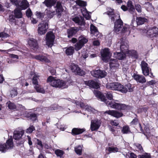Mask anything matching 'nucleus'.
I'll list each match as a JSON object with an SVG mask.
<instances>
[{
	"mask_svg": "<svg viewBox=\"0 0 158 158\" xmlns=\"http://www.w3.org/2000/svg\"><path fill=\"white\" fill-rule=\"evenodd\" d=\"M94 93L96 97L100 99L102 101L106 103L108 106L112 108L119 110H125L127 108L126 106L124 104L117 103L114 101H107L105 96L102 94L100 91L94 89Z\"/></svg>",
	"mask_w": 158,
	"mask_h": 158,
	"instance_id": "1",
	"label": "nucleus"
},
{
	"mask_svg": "<svg viewBox=\"0 0 158 158\" xmlns=\"http://www.w3.org/2000/svg\"><path fill=\"white\" fill-rule=\"evenodd\" d=\"M105 13L111 16L112 20L114 21L116 19L114 23V31L117 33H119L121 31L122 27L123 26V22L120 18V16L118 14H114L113 10L111 8H108V11Z\"/></svg>",
	"mask_w": 158,
	"mask_h": 158,
	"instance_id": "2",
	"label": "nucleus"
},
{
	"mask_svg": "<svg viewBox=\"0 0 158 158\" xmlns=\"http://www.w3.org/2000/svg\"><path fill=\"white\" fill-rule=\"evenodd\" d=\"M106 88L113 90L119 91L122 93H126L127 90L123 88V86L118 82L108 83L106 85Z\"/></svg>",
	"mask_w": 158,
	"mask_h": 158,
	"instance_id": "3",
	"label": "nucleus"
},
{
	"mask_svg": "<svg viewBox=\"0 0 158 158\" xmlns=\"http://www.w3.org/2000/svg\"><path fill=\"white\" fill-rule=\"evenodd\" d=\"M123 38L121 39L114 46V48L116 50L117 48H120L121 52L126 54L128 51V46L127 42L123 40Z\"/></svg>",
	"mask_w": 158,
	"mask_h": 158,
	"instance_id": "4",
	"label": "nucleus"
},
{
	"mask_svg": "<svg viewBox=\"0 0 158 158\" xmlns=\"http://www.w3.org/2000/svg\"><path fill=\"white\" fill-rule=\"evenodd\" d=\"M143 32L145 33L146 35L150 38L158 37V28L156 27H150L147 30H143Z\"/></svg>",
	"mask_w": 158,
	"mask_h": 158,
	"instance_id": "5",
	"label": "nucleus"
},
{
	"mask_svg": "<svg viewBox=\"0 0 158 158\" xmlns=\"http://www.w3.org/2000/svg\"><path fill=\"white\" fill-rule=\"evenodd\" d=\"M48 28V23L47 21H44L38 26V32L39 34L42 35L45 34Z\"/></svg>",
	"mask_w": 158,
	"mask_h": 158,
	"instance_id": "6",
	"label": "nucleus"
},
{
	"mask_svg": "<svg viewBox=\"0 0 158 158\" xmlns=\"http://www.w3.org/2000/svg\"><path fill=\"white\" fill-rule=\"evenodd\" d=\"M101 54L102 60L106 63L108 61L111 56V53L108 48H105L102 50Z\"/></svg>",
	"mask_w": 158,
	"mask_h": 158,
	"instance_id": "7",
	"label": "nucleus"
},
{
	"mask_svg": "<svg viewBox=\"0 0 158 158\" xmlns=\"http://www.w3.org/2000/svg\"><path fill=\"white\" fill-rule=\"evenodd\" d=\"M55 36L52 31L48 32L46 35V44L48 47H51L53 45Z\"/></svg>",
	"mask_w": 158,
	"mask_h": 158,
	"instance_id": "8",
	"label": "nucleus"
},
{
	"mask_svg": "<svg viewBox=\"0 0 158 158\" xmlns=\"http://www.w3.org/2000/svg\"><path fill=\"white\" fill-rule=\"evenodd\" d=\"M140 65L142 73L144 76H148L149 74V72L151 71V69L148 66V64L144 61H142Z\"/></svg>",
	"mask_w": 158,
	"mask_h": 158,
	"instance_id": "9",
	"label": "nucleus"
},
{
	"mask_svg": "<svg viewBox=\"0 0 158 158\" xmlns=\"http://www.w3.org/2000/svg\"><path fill=\"white\" fill-rule=\"evenodd\" d=\"M47 81L53 87L59 88L60 79H56L50 76L48 78Z\"/></svg>",
	"mask_w": 158,
	"mask_h": 158,
	"instance_id": "10",
	"label": "nucleus"
},
{
	"mask_svg": "<svg viewBox=\"0 0 158 158\" xmlns=\"http://www.w3.org/2000/svg\"><path fill=\"white\" fill-rule=\"evenodd\" d=\"M73 102H74V103L77 106H79L81 108H84L86 110L89 112H94L95 110L94 108H92L91 107L89 106L88 105H86L85 106L84 104L79 101H73Z\"/></svg>",
	"mask_w": 158,
	"mask_h": 158,
	"instance_id": "11",
	"label": "nucleus"
},
{
	"mask_svg": "<svg viewBox=\"0 0 158 158\" xmlns=\"http://www.w3.org/2000/svg\"><path fill=\"white\" fill-rule=\"evenodd\" d=\"M71 68L73 72L78 75L82 76L85 74L84 72L81 70L77 65L74 64H72Z\"/></svg>",
	"mask_w": 158,
	"mask_h": 158,
	"instance_id": "12",
	"label": "nucleus"
},
{
	"mask_svg": "<svg viewBox=\"0 0 158 158\" xmlns=\"http://www.w3.org/2000/svg\"><path fill=\"white\" fill-rule=\"evenodd\" d=\"M101 124L100 120L98 119L92 120L91 122L90 129L92 131H96L100 127Z\"/></svg>",
	"mask_w": 158,
	"mask_h": 158,
	"instance_id": "13",
	"label": "nucleus"
},
{
	"mask_svg": "<svg viewBox=\"0 0 158 158\" xmlns=\"http://www.w3.org/2000/svg\"><path fill=\"white\" fill-rule=\"evenodd\" d=\"M104 114H107L115 117L118 118L123 116L122 113L114 110H109L106 111Z\"/></svg>",
	"mask_w": 158,
	"mask_h": 158,
	"instance_id": "14",
	"label": "nucleus"
},
{
	"mask_svg": "<svg viewBox=\"0 0 158 158\" xmlns=\"http://www.w3.org/2000/svg\"><path fill=\"white\" fill-rule=\"evenodd\" d=\"M29 6V4L26 0H23L22 1H19L17 7L22 10H25Z\"/></svg>",
	"mask_w": 158,
	"mask_h": 158,
	"instance_id": "15",
	"label": "nucleus"
},
{
	"mask_svg": "<svg viewBox=\"0 0 158 158\" xmlns=\"http://www.w3.org/2000/svg\"><path fill=\"white\" fill-rule=\"evenodd\" d=\"M85 84L89 86L90 88L95 89H98L99 88V84L94 81H85Z\"/></svg>",
	"mask_w": 158,
	"mask_h": 158,
	"instance_id": "16",
	"label": "nucleus"
},
{
	"mask_svg": "<svg viewBox=\"0 0 158 158\" xmlns=\"http://www.w3.org/2000/svg\"><path fill=\"white\" fill-rule=\"evenodd\" d=\"M119 64L116 59H111L110 62V66L112 70L116 69L118 68Z\"/></svg>",
	"mask_w": 158,
	"mask_h": 158,
	"instance_id": "17",
	"label": "nucleus"
},
{
	"mask_svg": "<svg viewBox=\"0 0 158 158\" xmlns=\"http://www.w3.org/2000/svg\"><path fill=\"white\" fill-rule=\"evenodd\" d=\"M59 88L64 89L67 88L70 85V82L69 81H64L60 80Z\"/></svg>",
	"mask_w": 158,
	"mask_h": 158,
	"instance_id": "18",
	"label": "nucleus"
},
{
	"mask_svg": "<svg viewBox=\"0 0 158 158\" xmlns=\"http://www.w3.org/2000/svg\"><path fill=\"white\" fill-rule=\"evenodd\" d=\"M133 77L137 82L143 83L146 82V80L144 77L142 75L134 74L133 75Z\"/></svg>",
	"mask_w": 158,
	"mask_h": 158,
	"instance_id": "19",
	"label": "nucleus"
},
{
	"mask_svg": "<svg viewBox=\"0 0 158 158\" xmlns=\"http://www.w3.org/2000/svg\"><path fill=\"white\" fill-rule=\"evenodd\" d=\"M24 134V131L23 130L15 131L13 137L15 140L20 139Z\"/></svg>",
	"mask_w": 158,
	"mask_h": 158,
	"instance_id": "20",
	"label": "nucleus"
},
{
	"mask_svg": "<svg viewBox=\"0 0 158 158\" xmlns=\"http://www.w3.org/2000/svg\"><path fill=\"white\" fill-rule=\"evenodd\" d=\"M73 20L75 23L80 25H84L85 21L83 17L80 16H76L72 19Z\"/></svg>",
	"mask_w": 158,
	"mask_h": 158,
	"instance_id": "21",
	"label": "nucleus"
},
{
	"mask_svg": "<svg viewBox=\"0 0 158 158\" xmlns=\"http://www.w3.org/2000/svg\"><path fill=\"white\" fill-rule=\"evenodd\" d=\"M79 29L77 27L71 28L68 30L67 32L68 37L69 38L75 34L78 31Z\"/></svg>",
	"mask_w": 158,
	"mask_h": 158,
	"instance_id": "22",
	"label": "nucleus"
},
{
	"mask_svg": "<svg viewBox=\"0 0 158 158\" xmlns=\"http://www.w3.org/2000/svg\"><path fill=\"white\" fill-rule=\"evenodd\" d=\"M30 74L33 77L32 80L33 84L35 85L38 84V79L39 77L38 74L36 73L31 72Z\"/></svg>",
	"mask_w": 158,
	"mask_h": 158,
	"instance_id": "23",
	"label": "nucleus"
},
{
	"mask_svg": "<svg viewBox=\"0 0 158 158\" xmlns=\"http://www.w3.org/2000/svg\"><path fill=\"white\" fill-rule=\"evenodd\" d=\"M34 58L42 62L49 63L50 61V60L47 58L42 55H38L35 56H34Z\"/></svg>",
	"mask_w": 158,
	"mask_h": 158,
	"instance_id": "24",
	"label": "nucleus"
},
{
	"mask_svg": "<svg viewBox=\"0 0 158 158\" xmlns=\"http://www.w3.org/2000/svg\"><path fill=\"white\" fill-rule=\"evenodd\" d=\"M126 53L122 52H116L114 53V56L119 60H122L126 56Z\"/></svg>",
	"mask_w": 158,
	"mask_h": 158,
	"instance_id": "25",
	"label": "nucleus"
},
{
	"mask_svg": "<svg viewBox=\"0 0 158 158\" xmlns=\"http://www.w3.org/2000/svg\"><path fill=\"white\" fill-rule=\"evenodd\" d=\"M127 6L128 9L131 13H132L135 11L134 6L131 1L129 0L127 3Z\"/></svg>",
	"mask_w": 158,
	"mask_h": 158,
	"instance_id": "26",
	"label": "nucleus"
},
{
	"mask_svg": "<svg viewBox=\"0 0 158 158\" xmlns=\"http://www.w3.org/2000/svg\"><path fill=\"white\" fill-rule=\"evenodd\" d=\"M65 53L67 55L71 56L73 54L74 52V49L73 47L70 46L69 47L65 48Z\"/></svg>",
	"mask_w": 158,
	"mask_h": 158,
	"instance_id": "27",
	"label": "nucleus"
},
{
	"mask_svg": "<svg viewBox=\"0 0 158 158\" xmlns=\"http://www.w3.org/2000/svg\"><path fill=\"white\" fill-rule=\"evenodd\" d=\"M85 131L84 129L74 128L72 130V134L74 135H77L82 133Z\"/></svg>",
	"mask_w": 158,
	"mask_h": 158,
	"instance_id": "28",
	"label": "nucleus"
},
{
	"mask_svg": "<svg viewBox=\"0 0 158 158\" xmlns=\"http://www.w3.org/2000/svg\"><path fill=\"white\" fill-rule=\"evenodd\" d=\"M56 1V0H45L43 3L47 7H50L55 4Z\"/></svg>",
	"mask_w": 158,
	"mask_h": 158,
	"instance_id": "29",
	"label": "nucleus"
},
{
	"mask_svg": "<svg viewBox=\"0 0 158 158\" xmlns=\"http://www.w3.org/2000/svg\"><path fill=\"white\" fill-rule=\"evenodd\" d=\"M90 30L91 34H94L97 37L98 35V32L96 27L93 24H91L90 27Z\"/></svg>",
	"mask_w": 158,
	"mask_h": 158,
	"instance_id": "30",
	"label": "nucleus"
},
{
	"mask_svg": "<svg viewBox=\"0 0 158 158\" xmlns=\"http://www.w3.org/2000/svg\"><path fill=\"white\" fill-rule=\"evenodd\" d=\"M147 21V19L144 17H137L136 18V22L137 25L143 24Z\"/></svg>",
	"mask_w": 158,
	"mask_h": 158,
	"instance_id": "31",
	"label": "nucleus"
},
{
	"mask_svg": "<svg viewBox=\"0 0 158 158\" xmlns=\"http://www.w3.org/2000/svg\"><path fill=\"white\" fill-rule=\"evenodd\" d=\"M120 33H126V35H129L130 33L129 26L126 24L123 26Z\"/></svg>",
	"mask_w": 158,
	"mask_h": 158,
	"instance_id": "32",
	"label": "nucleus"
},
{
	"mask_svg": "<svg viewBox=\"0 0 158 158\" xmlns=\"http://www.w3.org/2000/svg\"><path fill=\"white\" fill-rule=\"evenodd\" d=\"M28 43L31 47L33 48L36 47L37 46L36 41L33 38H30L28 41Z\"/></svg>",
	"mask_w": 158,
	"mask_h": 158,
	"instance_id": "33",
	"label": "nucleus"
},
{
	"mask_svg": "<svg viewBox=\"0 0 158 158\" xmlns=\"http://www.w3.org/2000/svg\"><path fill=\"white\" fill-rule=\"evenodd\" d=\"M45 13L46 14L47 17L49 19L52 18L55 14V11H52L51 9H46Z\"/></svg>",
	"mask_w": 158,
	"mask_h": 158,
	"instance_id": "34",
	"label": "nucleus"
},
{
	"mask_svg": "<svg viewBox=\"0 0 158 158\" xmlns=\"http://www.w3.org/2000/svg\"><path fill=\"white\" fill-rule=\"evenodd\" d=\"M88 40L84 36L81 35L78 38V42L83 46L87 42Z\"/></svg>",
	"mask_w": 158,
	"mask_h": 158,
	"instance_id": "35",
	"label": "nucleus"
},
{
	"mask_svg": "<svg viewBox=\"0 0 158 158\" xmlns=\"http://www.w3.org/2000/svg\"><path fill=\"white\" fill-rule=\"evenodd\" d=\"M34 88L37 92L42 94H44L45 93V90L39 85L37 84V85H35Z\"/></svg>",
	"mask_w": 158,
	"mask_h": 158,
	"instance_id": "36",
	"label": "nucleus"
},
{
	"mask_svg": "<svg viewBox=\"0 0 158 158\" xmlns=\"http://www.w3.org/2000/svg\"><path fill=\"white\" fill-rule=\"evenodd\" d=\"M56 7V12L58 13V15H60L63 10L62 6L61 5V3L60 2H57Z\"/></svg>",
	"mask_w": 158,
	"mask_h": 158,
	"instance_id": "37",
	"label": "nucleus"
},
{
	"mask_svg": "<svg viewBox=\"0 0 158 158\" xmlns=\"http://www.w3.org/2000/svg\"><path fill=\"white\" fill-rule=\"evenodd\" d=\"M128 55V56H131L135 58H138V54L137 52L133 50H130L128 51L127 54Z\"/></svg>",
	"mask_w": 158,
	"mask_h": 158,
	"instance_id": "38",
	"label": "nucleus"
},
{
	"mask_svg": "<svg viewBox=\"0 0 158 158\" xmlns=\"http://www.w3.org/2000/svg\"><path fill=\"white\" fill-rule=\"evenodd\" d=\"M15 17L17 18H21L22 17V14L20 10L18 9H15L14 11Z\"/></svg>",
	"mask_w": 158,
	"mask_h": 158,
	"instance_id": "39",
	"label": "nucleus"
},
{
	"mask_svg": "<svg viewBox=\"0 0 158 158\" xmlns=\"http://www.w3.org/2000/svg\"><path fill=\"white\" fill-rule=\"evenodd\" d=\"M7 149L11 148L13 147V143L12 137L9 138L6 141Z\"/></svg>",
	"mask_w": 158,
	"mask_h": 158,
	"instance_id": "40",
	"label": "nucleus"
},
{
	"mask_svg": "<svg viewBox=\"0 0 158 158\" xmlns=\"http://www.w3.org/2000/svg\"><path fill=\"white\" fill-rule=\"evenodd\" d=\"M134 87L133 86H132V85L130 83L124 86H123L124 88H126L127 90L126 92L128 91L129 92H132L133 90V88Z\"/></svg>",
	"mask_w": 158,
	"mask_h": 158,
	"instance_id": "41",
	"label": "nucleus"
},
{
	"mask_svg": "<svg viewBox=\"0 0 158 158\" xmlns=\"http://www.w3.org/2000/svg\"><path fill=\"white\" fill-rule=\"evenodd\" d=\"M145 7L147 10L149 11H152L153 9L152 4L148 2L145 3Z\"/></svg>",
	"mask_w": 158,
	"mask_h": 158,
	"instance_id": "42",
	"label": "nucleus"
},
{
	"mask_svg": "<svg viewBox=\"0 0 158 158\" xmlns=\"http://www.w3.org/2000/svg\"><path fill=\"white\" fill-rule=\"evenodd\" d=\"M83 46L82 44L78 42L75 44L74 48L76 51H78L80 50Z\"/></svg>",
	"mask_w": 158,
	"mask_h": 158,
	"instance_id": "43",
	"label": "nucleus"
},
{
	"mask_svg": "<svg viewBox=\"0 0 158 158\" xmlns=\"http://www.w3.org/2000/svg\"><path fill=\"white\" fill-rule=\"evenodd\" d=\"M55 153L57 156L60 157V158H61L62 157L64 152L61 150L57 149L55 150Z\"/></svg>",
	"mask_w": 158,
	"mask_h": 158,
	"instance_id": "44",
	"label": "nucleus"
},
{
	"mask_svg": "<svg viewBox=\"0 0 158 158\" xmlns=\"http://www.w3.org/2000/svg\"><path fill=\"white\" fill-rule=\"evenodd\" d=\"M107 150L108 151L110 152H119L120 151V149H118L116 147H110L108 148Z\"/></svg>",
	"mask_w": 158,
	"mask_h": 158,
	"instance_id": "45",
	"label": "nucleus"
},
{
	"mask_svg": "<svg viewBox=\"0 0 158 158\" xmlns=\"http://www.w3.org/2000/svg\"><path fill=\"white\" fill-rule=\"evenodd\" d=\"M75 151L76 153L79 155H81L82 153V147L81 146H79L75 148Z\"/></svg>",
	"mask_w": 158,
	"mask_h": 158,
	"instance_id": "46",
	"label": "nucleus"
},
{
	"mask_svg": "<svg viewBox=\"0 0 158 158\" xmlns=\"http://www.w3.org/2000/svg\"><path fill=\"white\" fill-rule=\"evenodd\" d=\"M99 69L97 70H93L91 71V75L94 77L98 78L99 77V74L100 72H99Z\"/></svg>",
	"mask_w": 158,
	"mask_h": 158,
	"instance_id": "47",
	"label": "nucleus"
},
{
	"mask_svg": "<svg viewBox=\"0 0 158 158\" xmlns=\"http://www.w3.org/2000/svg\"><path fill=\"white\" fill-rule=\"evenodd\" d=\"M6 104L9 108L10 110L15 109L16 108V105L14 103H11L10 102H7Z\"/></svg>",
	"mask_w": 158,
	"mask_h": 158,
	"instance_id": "48",
	"label": "nucleus"
},
{
	"mask_svg": "<svg viewBox=\"0 0 158 158\" xmlns=\"http://www.w3.org/2000/svg\"><path fill=\"white\" fill-rule=\"evenodd\" d=\"M122 132L123 134H128L130 132V129L128 126H124L122 130Z\"/></svg>",
	"mask_w": 158,
	"mask_h": 158,
	"instance_id": "49",
	"label": "nucleus"
},
{
	"mask_svg": "<svg viewBox=\"0 0 158 158\" xmlns=\"http://www.w3.org/2000/svg\"><path fill=\"white\" fill-rule=\"evenodd\" d=\"M76 4L78 6L84 7L86 5V2L80 0H77L76 1Z\"/></svg>",
	"mask_w": 158,
	"mask_h": 158,
	"instance_id": "50",
	"label": "nucleus"
},
{
	"mask_svg": "<svg viewBox=\"0 0 158 158\" xmlns=\"http://www.w3.org/2000/svg\"><path fill=\"white\" fill-rule=\"evenodd\" d=\"M99 72H100L99 74V77L98 78H102L104 77L105 76H106L107 75V73L104 71L102 70H101L99 69Z\"/></svg>",
	"mask_w": 158,
	"mask_h": 158,
	"instance_id": "51",
	"label": "nucleus"
},
{
	"mask_svg": "<svg viewBox=\"0 0 158 158\" xmlns=\"http://www.w3.org/2000/svg\"><path fill=\"white\" fill-rule=\"evenodd\" d=\"M139 158H151V155L149 153H145L143 154L138 156Z\"/></svg>",
	"mask_w": 158,
	"mask_h": 158,
	"instance_id": "52",
	"label": "nucleus"
},
{
	"mask_svg": "<svg viewBox=\"0 0 158 158\" xmlns=\"http://www.w3.org/2000/svg\"><path fill=\"white\" fill-rule=\"evenodd\" d=\"M7 149L6 145L5 144L0 143V151L5 152Z\"/></svg>",
	"mask_w": 158,
	"mask_h": 158,
	"instance_id": "53",
	"label": "nucleus"
},
{
	"mask_svg": "<svg viewBox=\"0 0 158 158\" xmlns=\"http://www.w3.org/2000/svg\"><path fill=\"white\" fill-rule=\"evenodd\" d=\"M36 143L37 144V146L38 149H41L42 148L43 146L41 141L38 139H37Z\"/></svg>",
	"mask_w": 158,
	"mask_h": 158,
	"instance_id": "54",
	"label": "nucleus"
},
{
	"mask_svg": "<svg viewBox=\"0 0 158 158\" xmlns=\"http://www.w3.org/2000/svg\"><path fill=\"white\" fill-rule=\"evenodd\" d=\"M11 97H14L17 95V90L15 89H12L10 92Z\"/></svg>",
	"mask_w": 158,
	"mask_h": 158,
	"instance_id": "55",
	"label": "nucleus"
},
{
	"mask_svg": "<svg viewBox=\"0 0 158 158\" xmlns=\"http://www.w3.org/2000/svg\"><path fill=\"white\" fill-rule=\"evenodd\" d=\"M106 97L109 100H111L113 99V95L110 92H107L106 94Z\"/></svg>",
	"mask_w": 158,
	"mask_h": 158,
	"instance_id": "56",
	"label": "nucleus"
},
{
	"mask_svg": "<svg viewBox=\"0 0 158 158\" xmlns=\"http://www.w3.org/2000/svg\"><path fill=\"white\" fill-rule=\"evenodd\" d=\"M35 129L34 127L32 126H31L26 130V132L27 133H30L34 130Z\"/></svg>",
	"mask_w": 158,
	"mask_h": 158,
	"instance_id": "57",
	"label": "nucleus"
},
{
	"mask_svg": "<svg viewBox=\"0 0 158 158\" xmlns=\"http://www.w3.org/2000/svg\"><path fill=\"white\" fill-rule=\"evenodd\" d=\"M9 35L4 32H0V38H5L9 37Z\"/></svg>",
	"mask_w": 158,
	"mask_h": 158,
	"instance_id": "58",
	"label": "nucleus"
},
{
	"mask_svg": "<svg viewBox=\"0 0 158 158\" xmlns=\"http://www.w3.org/2000/svg\"><path fill=\"white\" fill-rule=\"evenodd\" d=\"M135 8L136 10L138 12H141V6L139 5V4H136L135 5Z\"/></svg>",
	"mask_w": 158,
	"mask_h": 158,
	"instance_id": "59",
	"label": "nucleus"
},
{
	"mask_svg": "<svg viewBox=\"0 0 158 158\" xmlns=\"http://www.w3.org/2000/svg\"><path fill=\"white\" fill-rule=\"evenodd\" d=\"M8 20L11 22H14L15 21V18L12 15H10L8 19Z\"/></svg>",
	"mask_w": 158,
	"mask_h": 158,
	"instance_id": "60",
	"label": "nucleus"
},
{
	"mask_svg": "<svg viewBox=\"0 0 158 158\" xmlns=\"http://www.w3.org/2000/svg\"><path fill=\"white\" fill-rule=\"evenodd\" d=\"M144 129L145 131V133H144V135H146V137L149 136L150 134L149 129L148 128L145 127Z\"/></svg>",
	"mask_w": 158,
	"mask_h": 158,
	"instance_id": "61",
	"label": "nucleus"
},
{
	"mask_svg": "<svg viewBox=\"0 0 158 158\" xmlns=\"http://www.w3.org/2000/svg\"><path fill=\"white\" fill-rule=\"evenodd\" d=\"M36 15L39 18H42L44 16V14L40 12H36Z\"/></svg>",
	"mask_w": 158,
	"mask_h": 158,
	"instance_id": "62",
	"label": "nucleus"
},
{
	"mask_svg": "<svg viewBox=\"0 0 158 158\" xmlns=\"http://www.w3.org/2000/svg\"><path fill=\"white\" fill-rule=\"evenodd\" d=\"M81 12L83 16H84L88 12L87 11L86 9L84 7H82L81 9Z\"/></svg>",
	"mask_w": 158,
	"mask_h": 158,
	"instance_id": "63",
	"label": "nucleus"
},
{
	"mask_svg": "<svg viewBox=\"0 0 158 158\" xmlns=\"http://www.w3.org/2000/svg\"><path fill=\"white\" fill-rule=\"evenodd\" d=\"M32 15V12L30 9H27L26 11V15L28 17H30Z\"/></svg>",
	"mask_w": 158,
	"mask_h": 158,
	"instance_id": "64",
	"label": "nucleus"
}]
</instances>
